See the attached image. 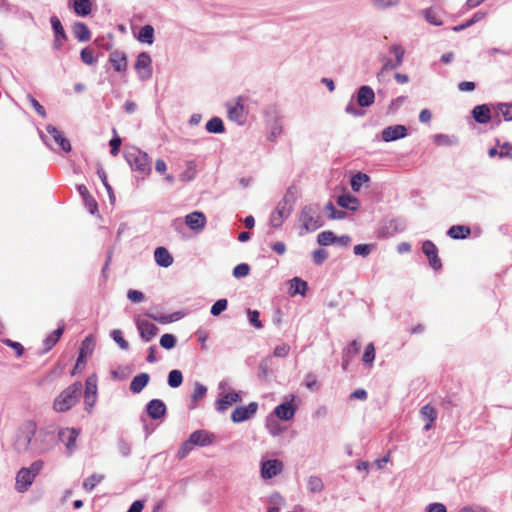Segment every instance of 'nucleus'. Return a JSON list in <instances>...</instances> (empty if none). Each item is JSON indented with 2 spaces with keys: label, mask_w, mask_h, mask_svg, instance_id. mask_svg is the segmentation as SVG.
Masks as SVG:
<instances>
[{
  "label": "nucleus",
  "mask_w": 512,
  "mask_h": 512,
  "mask_svg": "<svg viewBox=\"0 0 512 512\" xmlns=\"http://www.w3.org/2000/svg\"><path fill=\"white\" fill-rule=\"evenodd\" d=\"M82 384L75 382L64 389L53 402V409L56 412H66L76 405L81 391Z\"/></svg>",
  "instance_id": "obj_1"
},
{
  "label": "nucleus",
  "mask_w": 512,
  "mask_h": 512,
  "mask_svg": "<svg viewBox=\"0 0 512 512\" xmlns=\"http://www.w3.org/2000/svg\"><path fill=\"white\" fill-rule=\"evenodd\" d=\"M295 203V195L288 189L285 193L284 197L278 202L275 210L272 212L270 216V225L274 228H279L285 219H287L292 210Z\"/></svg>",
  "instance_id": "obj_2"
},
{
  "label": "nucleus",
  "mask_w": 512,
  "mask_h": 512,
  "mask_svg": "<svg viewBox=\"0 0 512 512\" xmlns=\"http://www.w3.org/2000/svg\"><path fill=\"white\" fill-rule=\"evenodd\" d=\"M125 159L133 171L143 176L150 175L151 159L146 152H143L139 148L132 147L125 152Z\"/></svg>",
  "instance_id": "obj_3"
},
{
  "label": "nucleus",
  "mask_w": 512,
  "mask_h": 512,
  "mask_svg": "<svg viewBox=\"0 0 512 512\" xmlns=\"http://www.w3.org/2000/svg\"><path fill=\"white\" fill-rule=\"evenodd\" d=\"M43 465V461L37 460L30 467L21 468L16 475L15 489L20 493L26 492L42 470Z\"/></svg>",
  "instance_id": "obj_4"
},
{
  "label": "nucleus",
  "mask_w": 512,
  "mask_h": 512,
  "mask_svg": "<svg viewBox=\"0 0 512 512\" xmlns=\"http://www.w3.org/2000/svg\"><path fill=\"white\" fill-rule=\"evenodd\" d=\"M36 430L37 425L32 420H27L20 425L13 443L16 452L23 453L29 449Z\"/></svg>",
  "instance_id": "obj_5"
},
{
  "label": "nucleus",
  "mask_w": 512,
  "mask_h": 512,
  "mask_svg": "<svg viewBox=\"0 0 512 512\" xmlns=\"http://www.w3.org/2000/svg\"><path fill=\"white\" fill-rule=\"evenodd\" d=\"M134 68L141 80H147L152 76V59L146 52H141L136 59Z\"/></svg>",
  "instance_id": "obj_6"
},
{
  "label": "nucleus",
  "mask_w": 512,
  "mask_h": 512,
  "mask_svg": "<svg viewBox=\"0 0 512 512\" xmlns=\"http://www.w3.org/2000/svg\"><path fill=\"white\" fill-rule=\"evenodd\" d=\"M299 219L307 231H314L321 226L319 216L311 206L302 209Z\"/></svg>",
  "instance_id": "obj_7"
},
{
  "label": "nucleus",
  "mask_w": 512,
  "mask_h": 512,
  "mask_svg": "<svg viewBox=\"0 0 512 512\" xmlns=\"http://www.w3.org/2000/svg\"><path fill=\"white\" fill-rule=\"evenodd\" d=\"M284 469V464L278 459L265 460L261 463V477L264 480L271 479L279 475Z\"/></svg>",
  "instance_id": "obj_8"
},
{
  "label": "nucleus",
  "mask_w": 512,
  "mask_h": 512,
  "mask_svg": "<svg viewBox=\"0 0 512 512\" xmlns=\"http://www.w3.org/2000/svg\"><path fill=\"white\" fill-rule=\"evenodd\" d=\"M422 251L428 258L431 268H433L435 271H438L442 268V262L438 255V248L432 241H424L422 243Z\"/></svg>",
  "instance_id": "obj_9"
},
{
  "label": "nucleus",
  "mask_w": 512,
  "mask_h": 512,
  "mask_svg": "<svg viewBox=\"0 0 512 512\" xmlns=\"http://www.w3.org/2000/svg\"><path fill=\"white\" fill-rule=\"evenodd\" d=\"M97 399V378L95 375H91L86 379L85 393H84V404L87 410H90Z\"/></svg>",
  "instance_id": "obj_10"
},
{
  "label": "nucleus",
  "mask_w": 512,
  "mask_h": 512,
  "mask_svg": "<svg viewBox=\"0 0 512 512\" xmlns=\"http://www.w3.org/2000/svg\"><path fill=\"white\" fill-rule=\"evenodd\" d=\"M136 326L140 332L141 338L146 342L151 341L159 331L154 323L141 317L136 319Z\"/></svg>",
  "instance_id": "obj_11"
},
{
  "label": "nucleus",
  "mask_w": 512,
  "mask_h": 512,
  "mask_svg": "<svg viewBox=\"0 0 512 512\" xmlns=\"http://www.w3.org/2000/svg\"><path fill=\"white\" fill-rule=\"evenodd\" d=\"M51 26L54 31V41L53 48L55 50H59L62 48L63 44L67 41V35L62 26L60 19L57 16H52L50 18Z\"/></svg>",
  "instance_id": "obj_12"
},
{
  "label": "nucleus",
  "mask_w": 512,
  "mask_h": 512,
  "mask_svg": "<svg viewBox=\"0 0 512 512\" xmlns=\"http://www.w3.org/2000/svg\"><path fill=\"white\" fill-rule=\"evenodd\" d=\"M258 405L256 402H251L248 406L237 407L231 415V420L235 423L243 422L254 414H256Z\"/></svg>",
  "instance_id": "obj_13"
},
{
  "label": "nucleus",
  "mask_w": 512,
  "mask_h": 512,
  "mask_svg": "<svg viewBox=\"0 0 512 512\" xmlns=\"http://www.w3.org/2000/svg\"><path fill=\"white\" fill-rule=\"evenodd\" d=\"M59 439L62 441L68 451L71 454L76 449V440L79 436V430L75 428H64L59 431Z\"/></svg>",
  "instance_id": "obj_14"
},
{
  "label": "nucleus",
  "mask_w": 512,
  "mask_h": 512,
  "mask_svg": "<svg viewBox=\"0 0 512 512\" xmlns=\"http://www.w3.org/2000/svg\"><path fill=\"white\" fill-rule=\"evenodd\" d=\"M109 63L116 72H125L128 68L127 56L124 52L115 50L109 54Z\"/></svg>",
  "instance_id": "obj_15"
},
{
  "label": "nucleus",
  "mask_w": 512,
  "mask_h": 512,
  "mask_svg": "<svg viewBox=\"0 0 512 512\" xmlns=\"http://www.w3.org/2000/svg\"><path fill=\"white\" fill-rule=\"evenodd\" d=\"M406 135L407 129L403 125L389 126L382 131V139L385 142L395 141L404 138Z\"/></svg>",
  "instance_id": "obj_16"
},
{
  "label": "nucleus",
  "mask_w": 512,
  "mask_h": 512,
  "mask_svg": "<svg viewBox=\"0 0 512 512\" xmlns=\"http://www.w3.org/2000/svg\"><path fill=\"white\" fill-rule=\"evenodd\" d=\"M206 216L204 213L194 211L186 215L185 223L191 230H202L206 225Z\"/></svg>",
  "instance_id": "obj_17"
},
{
  "label": "nucleus",
  "mask_w": 512,
  "mask_h": 512,
  "mask_svg": "<svg viewBox=\"0 0 512 512\" xmlns=\"http://www.w3.org/2000/svg\"><path fill=\"white\" fill-rule=\"evenodd\" d=\"M375 94L371 87L361 86L357 93V103L361 107H369L374 103Z\"/></svg>",
  "instance_id": "obj_18"
},
{
  "label": "nucleus",
  "mask_w": 512,
  "mask_h": 512,
  "mask_svg": "<svg viewBox=\"0 0 512 512\" xmlns=\"http://www.w3.org/2000/svg\"><path fill=\"white\" fill-rule=\"evenodd\" d=\"M147 414L152 419H160L166 414V405L162 400L153 399L147 404Z\"/></svg>",
  "instance_id": "obj_19"
},
{
  "label": "nucleus",
  "mask_w": 512,
  "mask_h": 512,
  "mask_svg": "<svg viewBox=\"0 0 512 512\" xmlns=\"http://www.w3.org/2000/svg\"><path fill=\"white\" fill-rule=\"evenodd\" d=\"M241 401V396L238 392L232 391L219 397L217 400V409L219 411H226L232 404Z\"/></svg>",
  "instance_id": "obj_20"
},
{
  "label": "nucleus",
  "mask_w": 512,
  "mask_h": 512,
  "mask_svg": "<svg viewBox=\"0 0 512 512\" xmlns=\"http://www.w3.org/2000/svg\"><path fill=\"white\" fill-rule=\"evenodd\" d=\"M189 438L191 439V442L194 444V446H207L214 440L213 434L206 430L194 431Z\"/></svg>",
  "instance_id": "obj_21"
},
{
  "label": "nucleus",
  "mask_w": 512,
  "mask_h": 512,
  "mask_svg": "<svg viewBox=\"0 0 512 512\" xmlns=\"http://www.w3.org/2000/svg\"><path fill=\"white\" fill-rule=\"evenodd\" d=\"M156 263L161 267H169L173 263V257L165 247H157L154 251Z\"/></svg>",
  "instance_id": "obj_22"
},
{
  "label": "nucleus",
  "mask_w": 512,
  "mask_h": 512,
  "mask_svg": "<svg viewBox=\"0 0 512 512\" xmlns=\"http://www.w3.org/2000/svg\"><path fill=\"white\" fill-rule=\"evenodd\" d=\"M472 114L475 121L480 124H486L491 120V111L486 104L475 106Z\"/></svg>",
  "instance_id": "obj_23"
},
{
  "label": "nucleus",
  "mask_w": 512,
  "mask_h": 512,
  "mask_svg": "<svg viewBox=\"0 0 512 512\" xmlns=\"http://www.w3.org/2000/svg\"><path fill=\"white\" fill-rule=\"evenodd\" d=\"M149 381L150 376L146 372L136 375L130 383L131 392L134 394L140 393L147 386Z\"/></svg>",
  "instance_id": "obj_24"
},
{
  "label": "nucleus",
  "mask_w": 512,
  "mask_h": 512,
  "mask_svg": "<svg viewBox=\"0 0 512 512\" xmlns=\"http://www.w3.org/2000/svg\"><path fill=\"white\" fill-rule=\"evenodd\" d=\"M274 414L276 415L277 418L288 421L294 417L295 408L292 403L286 402L278 405L274 409Z\"/></svg>",
  "instance_id": "obj_25"
},
{
  "label": "nucleus",
  "mask_w": 512,
  "mask_h": 512,
  "mask_svg": "<svg viewBox=\"0 0 512 512\" xmlns=\"http://www.w3.org/2000/svg\"><path fill=\"white\" fill-rule=\"evenodd\" d=\"M361 349V344L357 340H353L343 352V369L346 370L351 359L356 356Z\"/></svg>",
  "instance_id": "obj_26"
},
{
  "label": "nucleus",
  "mask_w": 512,
  "mask_h": 512,
  "mask_svg": "<svg viewBox=\"0 0 512 512\" xmlns=\"http://www.w3.org/2000/svg\"><path fill=\"white\" fill-rule=\"evenodd\" d=\"M47 132L53 137L55 142H57L60 147L65 152L71 151V144L70 142L63 136L61 131H59L56 127L48 125L46 128Z\"/></svg>",
  "instance_id": "obj_27"
},
{
  "label": "nucleus",
  "mask_w": 512,
  "mask_h": 512,
  "mask_svg": "<svg viewBox=\"0 0 512 512\" xmlns=\"http://www.w3.org/2000/svg\"><path fill=\"white\" fill-rule=\"evenodd\" d=\"M228 117L233 121H242L244 117V105L242 102V98L239 97L234 105L228 106Z\"/></svg>",
  "instance_id": "obj_28"
},
{
  "label": "nucleus",
  "mask_w": 512,
  "mask_h": 512,
  "mask_svg": "<svg viewBox=\"0 0 512 512\" xmlns=\"http://www.w3.org/2000/svg\"><path fill=\"white\" fill-rule=\"evenodd\" d=\"M471 229L468 226L465 225H453L451 226L448 231L447 235L452 239H466L470 236Z\"/></svg>",
  "instance_id": "obj_29"
},
{
  "label": "nucleus",
  "mask_w": 512,
  "mask_h": 512,
  "mask_svg": "<svg viewBox=\"0 0 512 512\" xmlns=\"http://www.w3.org/2000/svg\"><path fill=\"white\" fill-rule=\"evenodd\" d=\"M75 38L81 42L89 41L91 38V32L86 24L82 22H75L72 28Z\"/></svg>",
  "instance_id": "obj_30"
},
{
  "label": "nucleus",
  "mask_w": 512,
  "mask_h": 512,
  "mask_svg": "<svg viewBox=\"0 0 512 512\" xmlns=\"http://www.w3.org/2000/svg\"><path fill=\"white\" fill-rule=\"evenodd\" d=\"M420 414L423 418H425L427 420V423L425 424V427H424L425 430H429L431 428L433 422L437 418L436 409L433 406H431L430 404H426L421 408Z\"/></svg>",
  "instance_id": "obj_31"
},
{
  "label": "nucleus",
  "mask_w": 512,
  "mask_h": 512,
  "mask_svg": "<svg viewBox=\"0 0 512 512\" xmlns=\"http://www.w3.org/2000/svg\"><path fill=\"white\" fill-rule=\"evenodd\" d=\"M64 332V327H59L58 329L54 330L49 336L45 338L43 341L44 344V350L43 352L46 353L50 351L54 345L59 341L62 334Z\"/></svg>",
  "instance_id": "obj_32"
},
{
  "label": "nucleus",
  "mask_w": 512,
  "mask_h": 512,
  "mask_svg": "<svg viewBox=\"0 0 512 512\" xmlns=\"http://www.w3.org/2000/svg\"><path fill=\"white\" fill-rule=\"evenodd\" d=\"M337 203L339 206L353 211L357 210L359 207V200L349 194L339 196Z\"/></svg>",
  "instance_id": "obj_33"
},
{
  "label": "nucleus",
  "mask_w": 512,
  "mask_h": 512,
  "mask_svg": "<svg viewBox=\"0 0 512 512\" xmlns=\"http://www.w3.org/2000/svg\"><path fill=\"white\" fill-rule=\"evenodd\" d=\"M74 11L79 16H87L92 10L91 0H74Z\"/></svg>",
  "instance_id": "obj_34"
},
{
  "label": "nucleus",
  "mask_w": 512,
  "mask_h": 512,
  "mask_svg": "<svg viewBox=\"0 0 512 512\" xmlns=\"http://www.w3.org/2000/svg\"><path fill=\"white\" fill-rule=\"evenodd\" d=\"M138 40L140 42L152 44L154 41V28L151 25H145L141 28Z\"/></svg>",
  "instance_id": "obj_35"
},
{
  "label": "nucleus",
  "mask_w": 512,
  "mask_h": 512,
  "mask_svg": "<svg viewBox=\"0 0 512 512\" xmlns=\"http://www.w3.org/2000/svg\"><path fill=\"white\" fill-rule=\"evenodd\" d=\"M209 133H223L225 131L223 121L219 117H213L206 123Z\"/></svg>",
  "instance_id": "obj_36"
},
{
  "label": "nucleus",
  "mask_w": 512,
  "mask_h": 512,
  "mask_svg": "<svg viewBox=\"0 0 512 512\" xmlns=\"http://www.w3.org/2000/svg\"><path fill=\"white\" fill-rule=\"evenodd\" d=\"M369 180H370V177L367 174L358 172L351 179L352 190L355 192H358L360 190L361 186L365 183H368Z\"/></svg>",
  "instance_id": "obj_37"
},
{
  "label": "nucleus",
  "mask_w": 512,
  "mask_h": 512,
  "mask_svg": "<svg viewBox=\"0 0 512 512\" xmlns=\"http://www.w3.org/2000/svg\"><path fill=\"white\" fill-rule=\"evenodd\" d=\"M495 108L505 121H512V103H499Z\"/></svg>",
  "instance_id": "obj_38"
},
{
  "label": "nucleus",
  "mask_w": 512,
  "mask_h": 512,
  "mask_svg": "<svg viewBox=\"0 0 512 512\" xmlns=\"http://www.w3.org/2000/svg\"><path fill=\"white\" fill-rule=\"evenodd\" d=\"M183 382V375L180 370H172L168 375V384L172 388L179 387Z\"/></svg>",
  "instance_id": "obj_39"
},
{
  "label": "nucleus",
  "mask_w": 512,
  "mask_h": 512,
  "mask_svg": "<svg viewBox=\"0 0 512 512\" xmlns=\"http://www.w3.org/2000/svg\"><path fill=\"white\" fill-rule=\"evenodd\" d=\"M103 479V475L93 474L83 482V488L86 491H92Z\"/></svg>",
  "instance_id": "obj_40"
},
{
  "label": "nucleus",
  "mask_w": 512,
  "mask_h": 512,
  "mask_svg": "<svg viewBox=\"0 0 512 512\" xmlns=\"http://www.w3.org/2000/svg\"><path fill=\"white\" fill-rule=\"evenodd\" d=\"M336 240V236L331 231H323L318 234L317 242L319 245L327 246L334 243Z\"/></svg>",
  "instance_id": "obj_41"
},
{
  "label": "nucleus",
  "mask_w": 512,
  "mask_h": 512,
  "mask_svg": "<svg viewBox=\"0 0 512 512\" xmlns=\"http://www.w3.org/2000/svg\"><path fill=\"white\" fill-rule=\"evenodd\" d=\"M307 487L312 493H316V492H321L323 490L324 484H323L321 478H319L317 476H311L308 479Z\"/></svg>",
  "instance_id": "obj_42"
},
{
  "label": "nucleus",
  "mask_w": 512,
  "mask_h": 512,
  "mask_svg": "<svg viewBox=\"0 0 512 512\" xmlns=\"http://www.w3.org/2000/svg\"><path fill=\"white\" fill-rule=\"evenodd\" d=\"M307 287V282L297 277L291 281V289H293V294L299 293L301 295H304L307 290Z\"/></svg>",
  "instance_id": "obj_43"
},
{
  "label": "nucleus",
  "mask_w": 512,
  "mask_h": 512,
  "mask_svg": "<svg viewBox=\"0 0 512 512\" xmlns=\"http://www.w3.org/2000/svg\"><path fill=\"white\" fill-rule=\"evenodd\" d=\"M374 359H375V347H374L373 343H369L365 348L362 360L365 364L371 365L373 363Z\"/></svg>",
  "instance_id": "obj_44"
},
{
  "label": "nucleus",
  "mask_w": 512,
  "mask_h": 512,
  "mask_svg": "<svg viewBox=\"0 0 512 512\" xmlns=\"http://www.w3.org/2000/svg\"><path fill=\"white\" fill-rule=\"evenodd\" d=\"M81 60L87 65H93L96 62L94 51L90 48H84L80 53Z\"/></svg>",
  "instance_id": "obj_45"
},
{
  "label": "nucleus",
  "mask_w": 512,
  "mask_h": 512,
  "mask_svg": "<svg viewBox=\"0 0 512 512\" xmlns=\"http://www.w3.org/2000/svg\"><path fill=\"white\" fill-rule=\"evenodd\" d=\"M160 345L164 349H172L176 345V338L172 334H164L160 338Z\"/></svg>",
  "instance_id": "obj_46"
},
{
  "label": "nucleus",
  "mask_w": 512,
  "mask_h": 512,
  "mask_svg": "<svg viewBox=\"0 0 512 512\" xmlns=\"http://www.w3.org/2000/svg\"><path fill=\"white\" fill-rule=\"evenodd\" d=\"M113 340L119 345V347L123 350H127L129 348L128 342L123 338L122 332L119 329H115L111 334Z\"/></svg>",
  "instance_id": "obj_47"
},
{
  "label": "nucleus",
  "mask_w": 512,
  "mask_h": 512,
  "mask_svg": "<svg viewBox=\"0 0 512 512\" xmlns=\"http://www.w3.org/2000/svg\"><path fill=\"white\" fill-rule=\"evenodd\" d=\"M228 305V301L226 299H219L217 300L211 307V314L213 316L220 315Z\"/></svg>",
  "instance_id": "obj_48"
},
{
  "label": "nucleus",
  "mask_w": 512,
  "mask_h": 512,
  "mask_svg": "<svg viewBox=\"0 0 512 512\" xmlns=\"http://www.w3.org/2000/svg\"><path fill=\"white\" fill-rule=\"evenodd\" d=\"M391 51L394 53V55L396 57V62H395V64L391 65L390 68H395V67L400 66L403 62V57H404V53H405L404 49L399 45H394V46H392Z\"/></svg>",
  "instance_id": "obj_49"
},
{
  "label": "nucleus",
  "mask_w": 512,
  "mask_h": 512,
  "mask_svg": "<svg viewBox=\"0 0 512 512\" xmlns=\"http://www.w3.org/2000/svg\"><path fill=\"white\" fill-rule=\"evenodd\" d=\"M26 97H27V100L32 105V107L37 112V114L39 116H41L42 118H45L47 114H46L44 107L31 94H27Z\"/></svg>",
  "instance_id": "obj_50"
},
{
  "label": "nucleus",
  "mask_w": 512,
  "mask_h": 512,
  "mask_svg": "<svg viewBox=\"0 0 512 512\" xmlns=\"http://www.w3.org/2000/svg\"><path fill=\"white\" fill-rule=\"evenodd\" d=\"M250 267L246 263H241L233 269V275L236 278H242L249 274Z\"/></svg>",
  "instance_id": "obj_51"
},
{
  "label": "nucleus",
  "mask_w": 512,
  "mask_h": 512,
  "mask_svg": "<svg viewBox=\"0 0 512 512\" xmlns=\"http://www.w3.org/2000/svg\"><path fill=\"white\" fill-rule=\"evenodd\" d=\"M456 141L451 137L443 134H438L434 136V143L439 146H450L453 145Z\"/></svg>",
  "instance_id": "obj_52"
},
{
  "label": "nucleus",
  "mask_w": 512,
  "mask_h": 512,
  "mask_svg": "<svg viewBox=\"0 0 512 512\" xmlns=\"http://www.w3.org/2000/svg\"><path fill=\"white\" fill-rule=\"evenodd\" d=\"M206 392H207V388L204 385H202L200 383H196L194 392L192 394V400L196 403L197 401H199L200 399H202L205 396Z\"/></svg>",
  "instance_id": "obj_53"
},
{
  "label": "nucleus",
  "mask_w": 512,
  "mask_h": 512,
  "mask_svg": "<svg viewBox=\"0 0 512 512\" xmlns=\"http://www.w3.org/2000/svg\"><path fill=\"white\" fill-rule=\"evenodd\" d=\"M305 385L308 389L310 390H318L320 385L317 381V377L312 374V373H309L306 375L305 377Z\"/></svg>",
  "instance_id": "obj_54"
},
{
  "label": "nucleus",
  "mask_w": 512,
  "mask_h": 512,
  "mask_svg": "<svg viewBox=\"0 0 512 512\" xmlns=\"http://www.w3.org/2000/svg\"><path fill=\"white\" fill-rule=\"evenodd\" d=\"M328 257V252L324 249H317L313 252V261L315 264H322Z\"/></svg>",
  "instance_id": "obj_55"
},
{
  "label": "nucleus",
  "mask_w": 512,
  "mask_h": 512,
  "mask_svg": "<svg viewBox=\"0 0 512 512\" xmlns=\"http://www.w3.org/2000/svg\"><path fill=\"white\" fill-rule=\"evenodd\" d=\"M3 343L15 350L17 357H21L24 353V347L19 342H14L10 339H5Z\"/></svg>",
  "instance_id": "obj_56"
},
{
  "label": "nucleus",
  "mask_w": 512,
  "mask_h": 512,
  "mask_svg": "<svg viewBox=\"0 0 512 512\" xmlns=\"http://www.w3.org/2000/svg\"><path fill=\"white\" fill-rule=\"evenodd\" d=\"M424 15L426 20L431 24L440 25L442 23L440 17L432 9H426Z\"/></svg>",
  "instance_id": "obj_57"
},
{
  "label": "nucleus",
  "mask_w": 512,
  "mask_h": 512,
  "mask_svg": "<svg viewBox=\"0 0 512 512\" xmlns=\"http://www.w3.org/2000/svg\"><path fill=\"white\" fill-rule=\"evenodd\" d=\"M83 200H84L85 206L88 209V211L91 214H95L98 210V205H97L96 200L91 195H87L85 197V199H83Z\"/></svg>",
  "instance_id": "obj_58"
},
{
  "label": "nucleus",
  "mask_w": 512,
  "mask_h": 512,
  "mask_svg": "<svg viewBox=\"0 0 512 512\" xmlns=\"http://www.w3.org/2000/svg\"><path fill=\"white\" fill-rule=\"evenodd\" d=\"M371 251V245L368 244H358L354 246V253L356 255H360L362 257H366L369 255Z\"/></svg>",
  "instance_id": "obj_59"
},
{
  "label": "nucleus",
  "mask_w": 512,
  "mask_h": 512,
  "mask_svg": "<svg viewBox=\"0 0 512 512\" xmlns=\"http://www.w3.org/2000/svg\"><path fill=\"white\" fill-rule=\"evenodd\" d=\"M248 315H249V320H250V323L260 329L262 328V323L261 321L259 320V312L257 310H248Z\"/></svg>",
  "instance_id": "obj_60"
},
{
  "label": "nucleus",
  "mask_w": 512,
  "mask_h": 512,
  "mask_svg": "<svg viewBox=\"0 0 512 512\" xmlns=\"http://www.w3.org/2000/svg\"><path fill=\"white\" fill-rule=\"evenodd\" d=\"M121 138L118 137V136H115L113 137L111 140H110V153L113 155V156H116L118 155L119 151H120V146H121Z\"/></svg>",
  "instance_id": "obj_61"
},
{
  "label": "nucleus",
  "mask_w": 512,
  "mask_h": 512,
  "mask_svg": "<svg viewBox=\"0 0 512 512\" xmlns=\"http://www.w3.org/2000/svg\"><path fill=\"white\" fill-rule=\"evenodd\" d=\"M194 444L191 442V439L189 438L179 449L178 456L179 458H184L186 455L193 449Z\"/></svg>",
  "instance_id": "obj_62"
},
{
  "label": "nucleus",
  "mask_w": 512,
  "mask_h": 512,
  "mask_svg": "<svg viewBox=\"0 0 512 512\" xmlns=\"http://www.w3.org/2000/svg\"><path fill=\"white\" fill-rule=\"evenodd\" d=\"M127 298L134 303H139L143 301L144 294L138 290H129L127 293Z\"/></svg>",
  "instance_id": "obj_63"
},
{
  "label": "nucleus",
  "mask_w": 512,
  "mask_h": 512,
  "mask_svg": "<svg viewBox=\"0 0 512 512\" xmlns=\"http://www.w3.org/2000/svg\"><path fill=\"white\" fill-rule=\"evenodd\" d=\"M289 351L290 346L288 344H281L274 349V356L283 358L289 354Z\"/></svg>",
  "instance_id": "obj_64"
}]
</instances>
